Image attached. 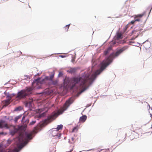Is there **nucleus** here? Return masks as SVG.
<instances>
[{
    "mask_svg": "<svg viewBox=\"0 0 152 152\" xmlns=\"http://www.w3.org/2000/svg\"><path fill=\"white\" fill-rule=\"evenodd\" d=\"M74 101L73 98H70L66 101L64 104L63 106L58 110L57 113H52L51 115L48 116L47 118L43 121L42 126H45L55 120L58 115L62 114L69 107L70 105L72 104Z\"/></svg>",
    "mask_w": 152,
    "mask_h": 152,
    "instance_id": "obj_2",
    "label": "nucleus"
},
{
    "mask_svg": "<svg viewBox=\"0 0 152 152\" xmlns=\"http://www.w3.org/2000/svg\"><path fill=\"white\" fill-rule=\"evenodd\" d=\"M76 71V69L74 68H71L67 71V72L71 73H74Z\"/></svg>",
    "mask_w": 152,
    "mask_h": 152,
    "instance_id": "obj_12",
    "label": "nucleus"
},
{
    "mask_svg": "<svg viewBox=\"0 0 152 152\" xmlns=\"http://www.w3.org/2000/svg\"><path fill=\"white\" fill-rule=\"evenodd\" d=\"M128 48L127 46H124L118 50L115 53V55L113 53L111 54L108 57L106 58L100 63L99 69L91 75L89 73L81 77H73L72 80V83L74 84L72 85V87H75L76 86V84H78L79 88L82 89L79 93V94L84 92L88 89L90 85L92 83L96 76L105 69L112 62L115 57L118 56Z\"/></svg>",
    "mask_w": 152,
    "mask_h": 152,
    "instance_id": "obj_1",
    "label": "nucleus"
},
{
    "mask_svg": "<svg viewBox=\"0 0 152 152\" xmlns=\"http://www.w3.org/2000/svg\"><path fill=\"white\" fill-rule=\"evenodd\" d=\"M24 146V145H21L20 146H19V148H22L23 146Z\"/></svg>",
    "mask_w": 152,
    "mask_h": 152,
    "instance_id": "obj_33",
    "label": "nucleus"
},
{
    "mask_svg": "<svg viewBox=\"0 0 152 152\" xmlns=\"http://www.w3.org/2000/svg\"><path fill=\"white\" fill-rule=\"evenodd\" d=\"M36 122V121H33L31 122L30 123V125H33Z\"/></svg>",
    "mask_w": 152,
    "mask_h": 152,
    "instance_id": "obj_26",
    "label": "nucleus"
},
{
    "mask_svg": "<svg viewBox=\"0 0 152 152\" xmlns=\"http://www.w3.org/2000/svg\"><path fill=\"white\" fill-rule=\"evenodd\" d=\"M32 134L31 133H30L29 134H26V138L28 140H31L32 138Z\"/></svg>",
    "mask_w": 152,
    "mask_h": 152,
    "instance_id": "obj_14",
    "label": "nucleus"
},
{
    "mask_svg": "<svg viewBox=\"0 0 152 152\" xmlns=\"http://www.w3.org/2000/svg\"><path fill=\"white\" fill-rule=\"evenodd\" d=\"M15 94H11V98H12V97L13 96H15Z\"/></svg>",
    "mask_w": 152,
    "mask_h": 152,
    "instance_id": "obj_32",
    "label": "nucleus"
},
{
    "mask_svg": "<svg viewBox=\"0 0 152 152\" xmlns=\"http://www.w3.org/2000/svg\"><path fill=\"white\" fill-rule=\"evenodd\" d=\"M122 36V34L121 33H118L116 36V39L118 40L122 39L123 38Z\"/></svg>",
    "mask_w": 152,
    "mask_h": 152,
    "instance_id": "obj_9",
    "label": "nucleus"
},
{
    "mask_svg": "<svg viewBox=\"0 0 152 152\" xmlns=\"http://www.w3.org/2000/svg\"><path fill=\"white\" fill-rule=\"evenodd\" d=\"M40 127L39 126H37V127H35V129L36 131H37L38 129H39Z\"/></svg>",
    "mask_w": 152,
    "mask_h": 152,
    "instance_id": "obj_31",
    "label": "nucleus"
},
{
    "mask_svg": "<svg viewBox=\"0 0 152 152\" xmlns=\"http://www.w3.org/2000/svg\"><path fill=\"white\" fill-rule=\"evenodd\" d=\"M86 116L85 115L82 116L80 117V120L83 122H84L86 119Z\"/></svg>",
    "mask_w": 152,
    "mask_h": 152,
    "instance_id": "obj_13",
    "label": "nucleus"
},
{
    "mask_svg": "<svg viewBox=\"0 0 152 152\" xmlns=\"http://www.w3.org/2000/svg\"><path fill=\"white\" fill-rule=\"evenodd\" d=\"M36 83V84H37V86H36L35 87V88H37V89H39V88H40L41 87L40 86H39L40 84V83H39L34 82L33 84V85H34Z\"/></svg>",
    "mask_w": 152,
    "mask_h": 152,
    "instance_id": "obj_15",
    "label": "nucleus"
},
{
    "mask_svg": "<svg viewBox=\"0 0 152 152\" xmlns=\"http://www.w3.org/2000/svg\"><path fill=\"white\" fill-rule=\"evenodd\" d=\"M4 94L6 96V98L7 99H11V94L9 92H7L6 91L4 92Z\"/></svg>",
    "mask_w": 152,
    "mask_h": 152,
    "instance_id": "obj_8",
    "label": "nucleus"
},
{
    "mask_svg": "<svg viewBox=\"0 0 152 152\" xmlns=\"http://www.w3.org/2000/svg\"><path fill=\"white\" fill-rule=\"evenodd\" d=\"M18 140L20 142L23 141V136L21 134H20L19 136Z\"/></svg>",
    "mask_w": 152,
    "mask_h": 152,
    "instance_id": "obj_16",
    "label": "nucleus"
},
{
    "mask_svg": "<svg viewBox=\"0 0 152 152\" xmlns=\"http://www.w3.org/2000/svg\"><path fill=\"white\" fill-rule=\"evenodd\" d=\"M25 118V117L24 116H23V118H22V120L23 121L24 120V119Z\"/></svg>",
    "mask_w": 152,
    "mask_h": 152,
    "instance_id": "obj_37",
    "label": "nucleus"
},
{
    "mask_svg": "<svg viewBox=\"0 0 152 152\" xmlns=\"http://www.w3.org/2000/svg\"><path fill=\"white\" fill-rule=\"evenodd\" d=\"M144 61H143L142 63V67H144Z\"/></svg>",
    "mask_w": 152,
    "mask_h": 152,
    "instance_id": "obj_34",
    "label": "nucleus"
},
{
    "mask_svg": "<svg viewBox=\"0 0 152 152\" xmlns=\"http://www.w3.org/2000/svg\"><path fill=\"white\" fill-rule=\"evenodd\" d=\"M43 80H49L50 81V77H49L48 76H46L44 79Z\"/></svg>",
    "mask_w": 152,
    "mask_h": 152,
    "instance_id": "obj_24",
    "label": "nucleus"
},
{
    "mask_svg": "<svg viewBox=\"0 0 152 152\" xmlns=\"http://www.w3.org/2000/svg\"><path fill=\"white\" fill-rule=\"evenodd\" d=\"M4 122L3 121H1L0 122V128H2L4 127L7 128H8L7 124V123H4Z\"/></svg>",
    "mask_w": 152,
    "mask_h": 152,
    "instance_id": "obj_7",
    "label": "nucleus"
},
{
    "mask_svg": "<svg viewBox=\"0 0 152 152\" xmlns=\"http://www.w3.org/2000/svg\"><path fill=\"white\" fill-rule=\"evenodd\" d=\"M54 75V73L53 72L52 73V74L50 75V81L51 82L49 84V85H52L54 86H56L57 85L58 80H53Z\"/></svg>",
    "mask_w": 152,
    "mask_h": 152,
    "instance_id": "obj_4",
    "label": "nucleus"
},
{
    "mask_svg": "<svg viewBox=\"0 0 152 152\" xmlns=\"http://www.w3.org/2000/svg\"><path fill=\"white\" fill-rule=\"evenodd\" d=\"M33 88L31 87H29L27 88L26 89H24L27 92L28 95L30 93V92L31 91L33 90Z\"/></svg>",
    "mask_w": 152,
    "mask_h": 152,
    "instance_id": "obj_10",
    "label": "nucleus"
},
{
    "mask_svg": "<svg viewBox=\"0 0 152 152\" xmlns=\"http://www.w3.org/2000/svg\"><path fill=\"white\" fill-rule=\"evenodd\" d=\"M63 127V125L62 124L58 125L57 126L56 128H54L56 129V130L59 132L60 130H61Z\"/></svg>",
    "mask_w": 152,
    "mask_h": 152,
    "instance_id": "obj_11",
    "label": "nucleus"
},
{
    "mask_svg": "<svg viewBox=\"0 0 152 152\" xmlns=\"http://www.w3.org/2000/svg\"><path fill=\"white\" fill-rule=\"evenodd\" d=\"M51 134L53 136H56L58 137L59 138H60V137L61 136V134L59 132L57 131L56 129L54 128L52 129Z\"/></svg>",
    "mask_w": 152,
    "mask_h": 152,
    "instance_id": "obj_6",
    "label": "nucleus"
},
{
    "mask_svg": "<svg viewBox=\"0 0 152 152\" xmlns=\"http://www.w3.org/2000/svg\"><path fill=\"white\" fill-rule=\"evenodd\" d=\"M65 80H64V83H65Z\"/></svg>",
    "mask_w": 152,
    "mask_h": 152,
    "instance_id": "obj_42",
    "label": "nucleus"
},
{
    "mask_svg": "<svg viewBox=\"0 0 152 152\" xmlns=\"http://www.w3.org/2000/svg\"><path fill=\"white\" fill-rule=\"evenodd\" d=\"M145 13L138 14L137 15H135L133 16L135 20V21L136 22H139L141 20V18L145 15Z\"/></svg>",
    "mask_w": 152,
    "mask_h": 152,
    "instance_id": "obj_5",
    "label": "nucleus"
},
{
    "mask_svg": "<svg viewBox=\"0 0 152 152\" xmlns=\"http://www.w3.org/2000/svg\"><path fill=\"white\" fill-rule=\"evenodd\" d=\"M63 73L61 72H60L59 73L58 76L59 77H61L63 75Z\"/></svg>",
    "mask_w": 152,
    "mask_h": 152,
    "instance_id": "obj_27",
    "label": "nucleus"
},
{
    "mask_svg": "<svg viewBox=\"0 0 152 152\" xmlns=\"http://www.w3.org/2000/svg\"><path fill=\"white\" fill-rule=\"evenodd\" d=\"M111 48H108V49L107 50H105L104 52V55H107L109 53L110 51L111 50Z\"/></svg>",
    "mask_w": 152,
    "mask_h": 152,
    "instance_id": "obj_18",
    "label": "nucleus"
},
{
    "mask_svg": "<svg viewBox=\"0 0 152 152\" xmlns=\"http://www.w3.org/2000/svg\"><path fill=\"white\" fill-rule=\"evenodd\" d=\"M151 110H152V107H151Z\"/></svg>",
    "mask_w": 152,
    "mask_h": 152,
    "instance_id": "obj_43",
    "label": "nucleus"
},
{
    "mask_svg": "<svg viewBox=\"0 0 152 152\" xmlns=\"http://www.w3.org/2000/svg\"><path fill=\"white\" fill-rule=\"evenodd\" d=\"M20 108H21V107H18L16 108L15 109V111L19 110H20Z\"/></svg>",
    "mask_w": 152,
    "mask_h": 152,
    "instance_id": "obj_28",
    "label": "nucleus"
},
{
    "mask_svg": "<svg viewBox=\"0 0 152 152\" xmlns=\"http://www.w3.org/2000/svg\"><path fill=\"white\" fill-rule=\"evenodd\" d=\"M70 25V24L69 25H66V26L64 28V29L65 30V31H68L69 27Z\"/></svg>",
    "mask_w": 152,
    "mask_h": 152,
    "instance_id": "obj_20",
    "label": "nucleus"
},
{
    "mask_svg": "<svg viewBox=\"0 0 152 152\" xmlns=\"http://www.w3.org/2000/svg\"><path fill=\"white\" fill-rule=\"evenodd\" d=\"M98 152L102 151V152H110L109 149H101L100 150H98Z\"/></svg>",
    "mask_w": 152,
    "mask_h": 152,
    "instance_id": "obj_19",
    "label": "nucleus"
},
{
    "mask_svg": "<svg viewBox=\"0 0 152 152\" xmlns=\"http://www.w3.org/2000/svg\"><path fill=\"white\" fill-rule=\"evenodd\" d=\"M77 127H74L72 130V132H77Z\"/></svg>",
    "mask_w": 152,
    "mask_h": 152,
    "instance_id": "obj_23",
    "label": "nucleus"
},
{
    "mask_svg": "<svg viewBox=\"0 0 152 152\" xmlns=\"http://www.w3.org/2000/svg\"><path fill=\"white\" fill-rule=\"evenodd\" d=\"M136 22V21H135V20H132L130 22V23L132 24H134L135 22Z\"/></svg>",
    "mask_w": 152,
    "mask_h": 152,
    "instance_id": "obj_30",
    "label": "nucleus"
},
{
    "mask_svg": "<svg viewBox=\"0 0 152 152\" xmlns=\"http://www.w3.org/2000/svg\"><path fill=\"white\" fill-rule=\"evenodd\" d=\"M11 99H7L5 101V104L6 105H9L10 103V100Z\"/></svg>",
    "mask_w": 152,
    "mask_h": 152,
    "instance_id": "obj_17",
    "label": "nucleus"
},
{
    "mask_svg": "<svg viewBox=\"0 0 152 152\" xmlns=\"http://www.w3.org/2000/svg\"><path fill=\"white\" fill-rule=\"evenodd\" d=\"M71 139V140H72V141H74V139L73 137H72Z\"/></svg>",
    "mask_w": 152,
    "mask_h": 152,
    "instance_id": "obj_35",
    "label": "nucleus"
},
{
    "mask_svg": "<svg viewBox=\"0 0 152 152\" xmlns=\"http://www.w3.org/2000/svg\"><path fill=\"white\" fill-rule=\"evenodd\" d=\"M3 134V133H0V134Z\"/></svg>",
    "mask_w": 152,
    "mask_h": 152,
    "instance_id": "obj_41",
    "label": "nucleus"
},
{
    "mask_svg": "<svg viewBox=\"0 0 152 152\" xmlns=\"http://www.w3.org/2000/svg\"><path fill=\"white\" fill-rule=\"evenodd\" d=\"M0 152H4L2 149H0ZM8 152H16L15 151L13 150H10Z\"/></svg>",
    "mask_w": 152,
    "mask_h": 152,
    "instance_id": "obj_25",
    "label": "nucleus"
},
{
    "mask_svg": "<svg viewBox=\"0 0 152 152\" xmlns=\"http://www.w3.org/2000/svg\"><path fill=\"white\" fill-rule=\"evenodd\" d=\"M12 140L10 139H8L7 142V146L9 145L12 142Z\"/></svg>",
    "mask_w": 152,
    "mask_h": 152,
    "instance_id": "obj_22",
    "label": "nucleus"
},
{
    "mask_svg": "<svg viewBox=\"0 0 152 152\" xmlns=\"http://www.w3.org/2000/svg\"><path fill=\"white\" fill-rule=\"evenodd\" d=\"M74 61V59H72V62H73Z\"/></svg>",
    "mask_w": 152,
    "mask_h": 152,
    "instance_id": "obj_39",
    "label": "nucleus"
},
{
    "mask_svg": "<svg viewBox=\"0 0 152 152\" xmlns=\"http://www.w3.org/2000/svg\"><path fill=\"white\" fill-rule=\"evenodd\" d=\"M62 58H63L64 57V56H61Z\"/></svg>",
    "mask_w": 152,
    "mask_h": 152,
    "instance_id": "obj_40",
    "label": "nucleus"
},
{
    "mask_svg": "<svg viewBox=\"0 0 152 152\" xmlns=\"http://www.w3.org/2000/svg\"><path fill=\"white\" fill-rule=\"evenodd\" d=\"M128 27V26H127V25H126L125 27V30H126L127 28Z\"/></svg>",
    "mask_w": 152,
    "mask_h": 152,
    "instance_id": "obj_36",
    "label": "nucleus"
},
{
    "mask_svg": "<svg viewBox=\"0 0 152 152\" xmlns=\"http://www.w3.org/2000/svg\"><path fill=\"white\" fill-rule=\"evenodd\" d=\"M21 117V115H19L18 116H16L15 119V123H17V121L18 119H19V118H20Z\"/></svg>",
    "mask_w": 152,
    "mask_h": 152,
    "instance_id": "obj_21",
    "label": "nucleus"
},
{
    "mask_svg": "<svg viewBox=\"0 0 152 152\" xmlns=\"http://www.w3.org/2000/svg\"><path fill=\"white\" fill-rule=\"evenodd\" d=\"M27 96V91L23 89L18 92L16 98L20 99L26 98Z\"/></svg>",
    "mask_w": 152,
    "mask_h": 152,
    "instance_id": "obj_3",
    "label": "nucleus"
},
{
    "mask_svg": "<svg viewBox=\"0 0 152 152\" xmlns=\"http://www.w3.org/2000/svg\"><path fill=\"white\" fill-rule=\"evenodd\" d=\"M150 116H151V117L152 118V114H150Z\"/></svg>",
    "mask_w": 152,
    "mask_h": 152,
    "instance_id": "obj_38",
    "label": "nucleus"
},
{
    "mask_svg": "<svg viewBox=\"0 0 152 152\" xmlns=\"http://www.w3.org/2000/svg\"><path fill=\"white\" fill-rule=\"evenodd\" d=\"M141 30V29H136V30H134L133 31H132V33H134L135 32H137V31H139L140 30Z\"/></svg>",
    "mask_w": 152,
    "mask_h": 152,
    "instance_id": "obj_29",
    "label": "nucleus"
}]
</instances>
